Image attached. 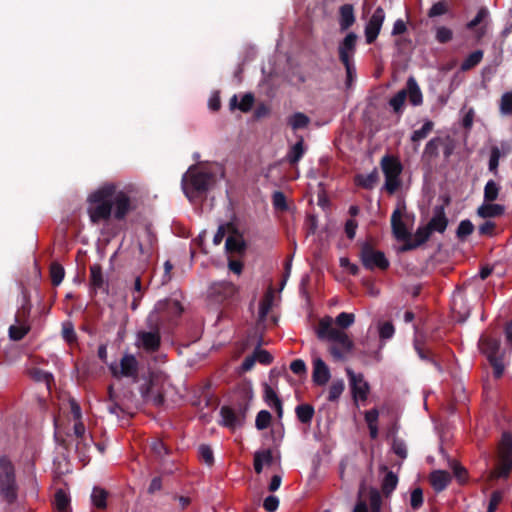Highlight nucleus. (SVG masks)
<instances>
[{"label":"nucleus","mask_w":512,"mask_h":512,"mask_svg":"<svg viewBox=\"0 0 512 512\" xmlns=\"http://www.w3.org/2000/svg\"><path fill=\"white\" fill-rule=\"evenodd\" d=\"M73 434L76 437L75 447L78 452H82L83 449L89 447V441L92 440L88 439L86 435V428L82 420L75 421V424L73 426Z\"/></svg>","instance_id":"c756f323"},{"label":"nucleus","mask_w":512,"mask_h":512,"mask_svg":"<svg viewBox=\"0 0 512 512\" xmlns=\"http://www.w3.org/2000/svg\"><path fill=\"white\" fill-rule=\"evenodd\" d=\"M499 111L502 115H512V92H505L502 94Z\"/></svg>","instance_id":"09e8293b"},{"label":"nucleus","mask_w":512,"mask_h":512,"mask_svg":"<svg viewBox=\"0 0 512 512\" xmlns=\"http://www.w3.org/2000/svg\"><path fill=\"white\" fill-rule=\"evenodd\" d=\"M435 38L439 43H442V44L448 43L453 38V32L451 29H449L445 26H440L436 30Z\"/></svg>","instance_id":"e2e57ef3"},{"label":"nucleus","mask_w":512,"mask_h":512,"mask_svg":"<svg viewBox=\"0 0 512 512\" xmlns=\"http://www.w3.org/2000/svg\"><path fill=\"white\" fill-rule=\"evenodd\" d=\"M62 336L68 343H73L77 340L76 332L71 322H64L62 324Z\"/></svg>","instance_id":"680f3d73"},{"label":"nucleus","mask_w":512,"mask_h":512,"mask_svg":"<svg viewBox=\"0 0 512 512\" xmlns=\"http://www.w3.org/2000/svg\"><path fill=\"white\" fill-rule=\"evenodd\" d=\"M64 276L65 271L63 266L60 263L53 262L50 265V278L52 285L58 286L63 281Z\"/></svg>","instance_id":"a18cd8bd"},{"label":"nucleus","mask_w":512,"mask_h":512,"mask_svg":"<svg viewBox=\"0 0 512 512\" xmlns=\"http://www.w3.org/2000/svg\"><path fill=\"white\" fill-rule=\"evenodd\" d=\"M225 247L230 252H241L245 249L244 243L232 236L226 239Z\"/></svg>","instance_id":"774afa93"},{"label":"nucleus","mask_w":512,"mask_h":512,"mask_svg":"<svg viewBox=\"0 0 512 512\" xmlns=\"http://www.w3.org/2000/svg\"><path fill=\"white\" fill-rule=\"evenodd\" d=\"M392 451L401 459L407 458V446L403 439L394 437L392 441Z\"/></svg>","instance_id":"6e6d98bb"},{"label":"nucleus","mask_w":512,"mask_h":512,"mask_svg":"<svg viewBox=\"0 0 512 512\" xmlns=\"http://www.w3.org/2000/svg\"><path fill=\"white\" fill-rule=\"evenodd\" d=\"M331 373L327 364L321 358L313 360L312 380L317 386H324L328 383Z\"/></svg>","instance_id":"aec40b11"},{"label":"nucleus","mask_w":512,"mask_h":512,"mask_svg":"<svg viewBox=\"0 0 512 512\" xmlns=\"http://www.w3.org/2000/svg\"><path fill=\"white\" fill-rule=\"evenodd\" d=\"M295 413L298 420L303 424H310L315 414L314 407L310 404H300L296 406Z\"/></svg>","instance_id":"c9c22d12"},{"label":"nucleus","mask_w":512,"mask_h":512,"mask_svg":"<svg viewBox=\"0 0 512 512\" xmlns=\"http://www.w3.org/2000/svg\"><path fill=\"white\" fill-rule=\"evenodd\" d=\"M359 257L362 265L367 270H387L390 266L389 260L382 251L375 250L370 242H364L360 246Z\"/></svg>","instance_id":"6e6552de"},{"label":"nucleus","mask_w":512,"mask_h":512,"mask_svg":"<svg viewBox=\"0 0 512 512\" xmlns=\"http://www.w3.org/2000/svg\"><path fill=\"white\" fill-rule=\"evenodd\" d=\"M108 492L100 487H94L91 494L92 504L98 509L107 507Z\"/></svg>","instance_id":"ea45409f"},{"label":"nucleus","mask_w":512,"mask_h":512,"mask_svg":"<svg viewBox=\"0 0 512 512\" xmlns=\"http://www.w3.org/2000/svg\"><path fill=\"white\" fill-rule=\"evenodd\" d=\"M90 270V285L92 289L96 292L101 290L105 293H108V283L104 279L102 267L100 264H93L89 268Z\"/></svg>","instance_id":"5701e85b"},{"label":"nucleus","mask_w":512,"mask_h":512,"mask_svg":"<svg viewBox=\"0 0 512 512\" xmlns=\"http://www.w3.org/2000/svg\"><path fill=\"white\" fill-rule=\"evenodd\" d=\"M271 421V413L267 410H261L256 416L255 426L258 430H264L270 425Z\"/></svg>","instance_id":"864d4df0"},{"label":"nucleus","mask_w":512,"mask_h":512,"mask_svg":"<svg viewBox=\"0 0 512 512\" xmlns=\"http://www.w3.org/2000/svg\"><path fill=\"white\" fill-rule=\"evenodd\" d=\"M499 192L500 186L494 180H489L484 187V202H494L497 200Z\"/></svg>","instance_id":"79ce46f5"},{"label":"nucleus","mask_w":512,"mask_h":512,"mask_svg":"<svg viewBox=\"0 0 512 512\" xmlns=\"http://www.w3.org/2000/svg\"><path fill=\"white\" fill-rule=\"evenodd\" d=\"M451 309L457 322L463 323L468 319L471 306L464 293L457 292L453 295Z\"/></svg>","instance_id":"dca6fc26"},{"label":"nucleus","mask_w":512,"mask_h":512,"mask_svg":"<svg viewBox=\"0 0 512 512\" xmlns=\"http://www.w3.org/2000/svg\"><path fill=\"white\" fill-rule=\"evenodd\" d=\"M305 153L304 141L303 138H300L288 151L287 153V161L290 165L295 166L302 159Z\"/></svg>","instance_id":"72a5a7b5"},{"label":"nucleus","mask_w":512,"mask_h":512,"mask_svg":"<svg viewBox=\"0 0 512 512\" xmlns=\"http://www.w3.org/2000/svg\"><path fill=\"white\" fill-rule=\"evenodd\" d=\"M380 164L385 176L384 188L389 194H394L401 186L402 164L396 157L390 155H385Z\"/></svg>","instance_id":"0eeeda50"},{"label":"nucleus","mask_w":512,"mask_h":512,"mask_svg":"<svg viewBox=\"0 0 512 512\" xmlns=\"http://www.w3.org/2000/svg\"><path fill=\"white\" fill-rule=\"evenodd\" d=\"M237 293V287L231 282H219L212 285L210 296L216 302L232 299Z\"/></svg>","instance_id":"f3484780"},{"label":"nucleus","mask_w":512,"mask_h":512,"mask_svg":"<svg viewBox=\"0 0 512 512\" xmlns=\"http://www.w3.org/2000/svg\"><path fill=\"white\" fill-rule=\"evenodd\" d=\"M397 484V475L392 471L387 472L381 485L382 493L384 496L389 497L391 493L396 489Z\"/></svg>","instance_id":"58836bf2"},{"label":"nucleus","mask_w":512,"mask_h":512,"mask_svg":"<svg viewBox=\"0 0 512 512\" xmlns=\"http://www.w3.org/2000/svg\"><path fill=\"white\" fill-rule=\"evenodd\" d=\"M19 485L14 464L7 456L0 457V497L12 505L18 499Z\"/></svg>","instance_id":"20e7f679"},{"label":"nucleus","mask_w":512,"mask_h":512,"mask_svg":"<svg viewBox=\"0 0 512 512\" xmlns=\"http://www.w3.org/2000/svg\"><path fill=\"white\" fill-rule=\"evenodd\" d=\"M30 376L33 380L37 382H44L47 384L48 388L50 387V383L53 381V375L49 372H46L39 368H33L30 371Z\"/></svg>","instance_id":"3c124183"},{"label":"nucleus","mask_w":512,"mask_h":512,"mask_svg":"<svg viewBox=\"0 0 512 512\" xmlns=\"http://www.w3.org/2000/svg\"><path fill=\"white\" fill-rule=\"evenodd\" d=\"M451 468L453 470V475L460 483H464L467 480V470L460 463L453 461L451 463Z\"/></svg>","instance_id":"69168bd1"},{"label":"nucleus","mask_w":512,"mask_h":512,"mask_svg":"<svg viewBox=\"0 0 512 512\" xmlns=\"http://www.w3.org/2000/svg\"><path fill=\"white\" fill-rule=\"evenodd\" d=\"M310 123V118L302 112H296L288 119V124L293 130L306 128Z\"/></svg>","instance_id":"a19ab883"},{"label":"nucleus","mask_w":512,"mask_h":512,"mask_svg":"<svg viewBox=\"0 0 512 512\" xmlns=\"http://www.w3.org/2000/svg\"><path fill=\"white\" fill-rule=\"evenodd\" d=\"M183 312V307L178 300L164 299L156 303L154 310L149 314L147 322L159 324L165 321L172 322L179 318Z\"/></svg>","instance_id":"423d86ee"},{"label":"nucleus","mask_w":512,"mask_h":512,"mask_svg":"<svg viewBox=\"0 0 512 512\" xmlns=\"http://www.w3.org/2000/svg\"><path fill=\"white\" fill-rule=\"evenodd\" d=\"M346 374L350 381L353 398L366 401L370 391V386L368 382L364 380L363 374H355L351 368H346Z\"/></svg>","instance_id":"4468645a"},{"label":"nucleus","mask_w":512,"mask_h":512,"mask_svg":"<svg viewBox=\"0 0 512 512\" xmlns=\"http://www.w3.org/2000/svg\"><path fill=\"white\" fill-rule=\"evenodd\" d=\"M112 208L114 207L113 216L117 221H122L126 216L136 210L137 201L131 198L125 191L115 192L113 195Z\"/></svg>","instance_id":"9b49d317"},{"label":"nucleus","mask_w":512,"mask_h":512,"mask_svg":"<svg viewBox=\"0 0 512 512\" xmlns=\"http://www.w3.org/2000/svg\"><path fill=\"white\" fill-rule=\"evenodd\" d=\"M391 228L397 240L406 243L411 238V233L402 221V212L399 208L395 209L391 215Z\"/></svg>","instance_id":"a211bd4d"},{"label":"nucleus","mask_w":512,"mask_h":512,"mask_svg":"<svg viewBox=\"0 0 512 512\" xmlns=\"http://www.w3.org/2000/svg\"><path fill=\"white\" fill-rule=\"evenodd\" d=\"M54 505L59 512H69L71 510L70 497L63 489H58L55 492Z\"/></svg>","instance_id":"e433bc0d"},{"label":"nucleus","mask_w":512,"mask_h":512,"mask_svg":"<svg viewBox=\"0 0 512 512\" xmlns=\"http://www.w3.org/2000/svg\"><path fill=\"white\" fill-rule=\"evenodd\" d=\"M355 321L353 313L341 312L335 318V324L341 329L349 328Z\"/></svg>","instance_id":"5fc2aeb1"},{"label":"nucleus","mask_w":512,"mask_h":512,"mask_svg":"<svg viewBox=\"0 0 512 512\" xmlns=\"http://www.w3.org/2000/svg\"><path fill=\"white\" fill-rule=\"evenodd\" d=\"M214 182L213 173L192 165L182 177V189L187 198L193 199L206 194Z\"/></svg>","instance_id":"f03ea898"},{"label":"nucleus","mask_w":512,"mask_h":512,"mask_svg":"<svg viewBox=\"0 0 512 512\" xmlns=\"http://www.w3.org/2000/svg\"><path fill=\"white\" fill-rule=\"evenodd\" d=\"M433 127H434V123L430 120L426 121L423 126L418 129V130H415L412 135H411V141L412 142H419L423 139H425L429 133L433 130Z\"/></svg>","instance_id":"de8ad7c7"},{"label":"nucleus","mask_w":512,"mask_h":512,"mask_svg":"<svg viewBox=\"0 0 512 512\" xmlns=\"http://www.w3.org/2000/svg\"><path fill=\"white\" fill-rule=\"evenodd\" d=\"M356 21L352 4H344L339 8V26L341 31L348 30Z\"/></svg>","instance_id":"cd10ccee"},{"label":"nucleus","mask_w":512,"mask_h":512,"mask_svg":"<svg viewBox=\"0 0 512 512\" xmlns=\"http://www.w3.org/2000/svg\"><path fill=\"white\" fill-rule=\"evenodd\" d=\"M407 95L409 96V101L414 106H419L423 102L422 92L417 84L416 80L413 77H410L407 80Z\"/></svg>","instance_id":"473e14b6"},{"label":"nucleus","mask_w":512,"mask_h":512,"mask_svg":"<svg viewBox=\"0 0 512 512\" xmlns=\"http://www.w3.org/2000/svg\"><path fill=\"white\" fill-rule=\"evenodd\" d=\"M451 475L444 470H435L430 474V484L436 492L445 490L451 482Z\"/></svg>","instance_id":"a878e982"},{"label":"nucleus","mask_w":512,"mask_h":512,"mask_svg":"<svg viewBox=\"0 0 512 512\" xmlns=\"http://www.w3.org/2000/svg\"><path fill=\"white\" fill-rule=\"evenodd\" d=\"M272 203L276 210L286 211L288 209V204L286 201V196L281 191H275L272 195Z\"/></svg>","instance_id":"13d9d810"},{"label":"nucleus","mask_w":512,"mask_h":512,"mask_svg":"<svg viewBox=\"0 0 512 512\" xmlns=\"http://www.w3.org/2000/svg\"><path fill=\"white\" fill-rule=\"evenodd\" d=\"M140 393L146 403H151L156 407L162 406L165 402L164 394L159 389H154V385L151 380L147 381L140 387Z\"/></svg>","instance_id":"6ab92c4d"},{"label":"nucleus","mask_w":512,"mask_h":512,"mask_svg":"<svg viewBox=\"0 0 512 512\" xmlns=\"http://www.w3.org/2000/svg\"><path fill=\"white\" fill-rule=\"evenodd\" d=\"M505 213V207L501 204H495L493 202H484L477 209V215L481 218H494L500 217Z\"/></svg>","instance_id":"c85d7f7f"},{"label":"nucleus","mask_w":512,"mask_h":512,"mask_svg":"<svg viewBox=\"0 0 512 512\" xmlns=\"http://www.w3.org/2000/svg\"><path fill=\"white\" fill-rule=\"evenodd\" d=\"M115 193L113 185L105 186L88 197L89 207L88 215L93 224H98L101 221H107L112 215V201L111 198Z\"/></svg>","instance_id":"7ed1b4c3"},{"label":"nucleus","mask_w":512,"mask_h":512,"mask_svg":"<svg viewBox=\"0 0 512 512\" xmlns=\"http://www.w3.org/2000/svg\"><path fill=\"white\" fill-rule=\"evenodd\" d=\"M448 225V219L445 215L443 206H436L434 209V215L427 224V227L430 229L431 233L436 231L439 233H443Z\"/></svg>","instance_id":"b1692460"},{"label":"nucleus","mask_w":512,"mask_h":512,"mask_svg":"<svg viewBox=\"0 0 512 512\" xmlns=\"http://www.w3.org/2000/svg\"><path fill=\"white\" fill-rule=\"evenodd\" d=\"M414 350L416 351L419 358L425 362L432 364L439 372L442 371L440 363L435 359L434 354L428 349L424 342L418 338L414 339Z\"/></svg>","instance_id":"393cba45"},{"label":"nucleus","mask_w":512,"mask_h":512,"mask_svg":"<svg viewBox=\"0 0 512 512\" xmlns=\"http://www.w3.org/2000/svg\"><path fill=\"white\" fill-rule=\"evenodd\" d=\"M385 19V12L382 7H377L368 20L364 33L367 44H372L377 39Z\"/></svg>","instance_id":"ddd939ff"},{"label":"nucleus","mask_w":512,"mask_h":512,"mask_svg":"<svg viewBox=\"0 0 512 512\" xmlns=\"http://www.w3.org/2000/svg\"><path fill=\"white\" fill-rule=\"evenodd\" d=\"M120 375L136 380L138 375V361L133 355H124L120 361Z\"/></svg>","instance_id":"bb28decb"},{"label":"nucleus","mask_w":512,"mask_h":512,"mask_svg":"<svg viewBox=\"0 0 512 512\" xmlns=\"http://www.w3.org/2000/svg\"><path fill=\"white\" fill-rule=\"evenodd\" d=\"M151 331H140L137 335L138 346L147 353H155L161 346V335L159 324L147 322Z\"/></svg>","instance_id":"9d476101"},{"label":"nucleus","mask_w":512,"mask_h":512,"mask_svg":"<svg viewBox=\"0 0 512 512\" xmlns=\"http://www.w3.org/2000/svg\"><path fill=\"white\" fill-rule=\"evenodd\" d=\"M407 98L406 90H400L396 95H394L389 100V105L393 108L396 114H401L403 112V106L405 100Z\"/></svg>","instance_id":"49530a36"},{"label":"nucleus","mask_w":512,"mask_h":512,"mask_svg":"<svg viewBox=\"0 0 512 512\" xmlns=\"http://www.w3.org/2000/svg\"><path fill=\"white\" fill-rule=\"evenodd\" d=\"M247 405H240L239 411L235 412L231 407L224 405L220 409L221 421L220 425L234 430L236 427L241 426L245 419Z\"/></svg>","instance_id":"f8f14e48"},{"label":"nucleus","mask_w":512,"mask_h":512,"mask_svg":"<svg viewBox=\"0 0 512 512\" xmlns=\"http://www.w3.org/2000/svg\"><path fill=\"white\" fill-rule=\"evenodd\" d=\"M483 55L484 53L482 50L473 51L461 63L460 70L465 72L473 69L482 61Z\"/></svg>","instance_id":"4c0bfd02"},{"label":"nucleus","mask_w":512,"mask_h":512,"mask_svg":"<svg viewBox=\"0 0 512 512\" xmlns=\"http://www.w3.org/2000/svg\"><path fill=\"white\" fill-rule=\"evenodd\" d=\"M501 157L500 149L497 146H493L490 152V158L488 167L491 172H496L499 166V159Z\"/></svg>","instance_id":"0e129e2a"},{"label":"nucleus","mask_w":512,"mask_h":512,"mask_svg":"<svg viewBox=\"0 0 512 512\" xmlns=\"http://www.w3.org/2000/svg\"><path fill=\"white\" fill-rule=\"evenodd\" d=\"M21 296H22L21 307L16 314H20L25 318H29L32 305H31V301H30V293H29L28 289L25 288L24 286H21Z\"/></svg>","instance_id":"c03bdc74"},{"label":"nucleus","mask_w":512,"mask_h":512,"mask_svg":"<svg viewBox=\"0 0 512 512\" xmlns=\"http://www.w3.org/2000/svg\"><path fill=\"white\" fill-rule=\"evenodd\" d=\"M345 389L343 379L334 380L329 387L327 400L329 402L337 401Z\"/></svg>","instance_id":"37998d69"},{"label":"nucleus","mask_w":512,"mask_h":512,"mask_svg":"<svg viewBox=\"0 0 512 512\" xmlns=\"http://www.w3.org/2000/svg\"><path fill=\"white\" fill-rule=\"evenodd\" d=\"M448 11L449 5L447 1L441 0L432 5L427 15L429 18H434L446 14Z\"/></svg>","instance_id":"603ef678"},{"label":"nucleus","mask_w":512,"mask_h":512,"mask_svg":"<svg viewBox=\"0 0 512 512\" xmlns=\"http://www.w3.org/2000/svg\"><path fill=\"white\" fill-rule=\"evenodd\" d=\"M500 339L492 335L484 334L478 341L480 351L487 357L492 369L493 376L500 379L505 370L504 352L500 351Z\"/></svg>","instance_id":"39448f33"},{"label":"nucleus","mask_w":512,"mask_h":512,"mask_svg":"<svg viewBox=\"0 0 512 512\" xmlns=\"http://www.w3.org/2000/svg\"><path fill=\"white\" fill-rule=\"evenodd\" d=\"M358 36L354 32H349L339 42L338 45V57L340 62H351L354 61V55L357 49Z\"/></svg>","instance_id":"2eb2a0df"},{"label":"nucleus","mask_w":512,"mask_h":512,"mask_svg":"<svg viewBox=\"0 0 512 512\" xmlns=\"http://www.w3.org/2000/svg\"><path fill=\"white\" fill-rule=\"evenodd\" d=\"M424 502L423 490L420 487L415 488L411 492L410 505L413 510H418L422 507Z\"/></svg>","instance_id":"bf43d9fd"},{"label":"nucleus","mask_w":512,"mask_h":512,"mask_svg":"<svg viewBox=\"0 0 512 512\" xmlns=\"http://www.w3.org/2000/svg\"><path fill=\"white\" fill-rule=\"evenodd\" d=\"M497 477H506L512 470V433L504 431L498 444Z\"/></svg>","instance_id":"1a4fd4ad"},{"label":"nucleus","mask_w":512,"mask_h":512,"mask_svg":"<svg viewBox=\"0 0 512 512\" xmlns=\"http://www.w3.org/2000/svg\"><path fill=\"white\" fill-rule=\"evenodd\" d=\"M264 401L276 410L279 418L283 415V405L281 399L278 397L274 389L268 384L264 385Z\"/></svg>","instance_id":"7c9ffc66"},{"label":"nucleus","mask_w":512,"mask_h":512,"mask_svg":"<svg viewBox=\"0 0 512 512\" xmlns=\"http://www.w3.org/2000/svg\"><path fill=\"white\" fill-rule=\"evenodd\" d=\"M431 234L432 233L427 225L419 227L415 232L414 239L411 237L406 243L403 244L401 250L410 251L418 248L429 240Z\"/></svg>","instance_id":"4be33fe9"},{"label":"nucleus","mask_w":512,"mask_h":512,"mask_svg":"<svg viewBox=\"0 0 512 512\" xmlns=\"http://www.w3.org/2000/svg\"><path fill=\"white\" fill-rule=\"evenodd\" d=\"M379 175L378 171L374 169L371 173L367 175L358 174L355 177V182L358 186L364 188V189H373L376 183L378 182Z\"/></svg>","instance_id":"f704fd0d"},{"label":"nucleus","mask_w":512,"mask_h":512,"mask_svg":"<svg viewBox=\"0 0 512 512\" xmlns=\"http://www.w3.org/2000/svg\"><path fill=\"white\" fill-rule=\"evenodd\" d=\"M488 16V10L482 7L477 12L476 16L467 23L466 27L468 30L475 29L486 17Z\"/></svg>","instance_id":"338daca9"},{"label":"nucleus","mask_w":512,"mask_h":512,"mask_svg":"<svg viewBox=\"0 0 512 512\" xmlns=\"http://www.w3.org/2000/svg\"><path fill=\"white\" fill-rule=\"evenodd\" d=\"M444 144V141L440 137H434L430 139L423 151L422 158L427 162H431L439 156V148Z\"/></svg>","instance_id":"2f4dec72"},{"label":"nucleus","mask_w":512,"mask_h":512,"mask_svg":"<svg viewBox=\"0 0 512 512\" xmlns=\"http://www.w3.org/2000/svg\"><path fill=\"white\" fill-rule=\"evenodd\" d=\"M315 332L319 340L334 343L329 347L328 351L335 360L343 361L346 358V354L350 353L354 348V343L348 334L333 327V319L330 316H325L319 320Z\"/></svg>","instance_id":"f257e3e1"},{"label":"nucleus","mask_w":512,"mask_h":512,"mask_svg":"<svg viewBox=\"0 0 512 512\" xmlns=\"http://www.w3.org/2000/svg\"><path fill=\"white\" fill-rule=\"evenodd\" d=\"M369 502L371 512H380L382 505V498L378 490L371 489L369 493Z\"/></svg>","instance_id":"052dcab7"},{"label":"nucleus","mask_w":512,"mask_h":512,"mask_svg":"<svg viewBox=\"0 0 512 512\" xmlns=\"http://www.w3.org/2000/svg\"><path fill=\"white\" fill-rule=\"evenodd\" d=\"M474 231V225L469 219L462 220L456 230V236L460 240H464L467 236L471 235Z\"/></svg>","instance_id":"8fccbe9b"},{"label":"nucleus","mask_w":512,"mask_h":512,"mask_svg":"<svg viewBox=\"0 0 512 512\" xmlns=\"http://www.w3.org/2000/svg\"><path fill=\"white\" fill-rule=\"evenodd\" d=\"M15 322L16 324L9 327V338L13 341H20L29 333L30 325L28 323V318H25L20 314L15 315Z\"/></svg>","instance_id":"412c9836"},{"label":"nucleus","mask_w":512,"mask_h":512,"mask_svg":"<svg viewBox=\"0 0 512 512\" xmlns=\"http://www.w3.org/2000/svg\"><path fill=\"white\" fill-rule=\"evenodd\" d=\"M346 71V88L349 89L352 87L354 80L356 79V67L354 61L351 62H341Z\"/></svg>","instance_id":"4d7b16f0"}]
</instances>
